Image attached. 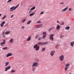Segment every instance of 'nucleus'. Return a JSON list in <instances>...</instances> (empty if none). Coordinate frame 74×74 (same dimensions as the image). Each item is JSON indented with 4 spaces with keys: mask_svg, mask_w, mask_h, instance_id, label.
Segmentation results:
<instances>
[{
    "mask_svg": "<svg viewBox=\"0 0 74 74\" xmlns=\"http://www.w3.org/2000/svg\"><path fill=\"white\" fill-rule=\"evenodd\" d=\"M32 12V11L31 10V11H30L29 12V13H31V12Z\"/></svg>",
    "mask_w": 74,
    "mask_h": 74,
    "instance_id": "obj_48",
    "label": "nucleus"
},
{
    "mask_svg": "<svg viewBox=\"0 0 74 74\" xmlns=\"http://www.w3.org/2000/svg\"><path fill=\"white\" fill-rule=\"evenodd\" d=\"M60 29V25H58L56 27V29L57 30H59Z\"/></svg>",
    "mask_w": 74,
    "mask_h": 74,
    "instance_id": "obj_14",
    "label": "nucleus"
},
{
    "mask_svg": "<svg viewBox=\"0 0 74 74\" xmlns=\"http://www.w3.org/2000/svg\"><path fill=\"white\" fill-rule=\"evenodd\" d=\"M34 49H35V51H38L39 50V49H40V47L37 44H36L34 45Z\"/></svg>",
    "mask_w": 74,
    "mask_h": 74,
    "instance_id": "obj_1",
    "label": "nucleus"
},
{
    "mask_svg": "<svg viewBox=\"0 0 74 74\" xmlns=\"http://www.w3.org/2000/svg\"><path fill=\"white\" fill-rule=\"evenodd\" d=\"M64 22H63L62 23L61 25H64Z\"/></svg>",
    "mask_w": 74,
    "mask_h": 74,
    "instance_id": "obj_42",
    "label": "nucleus"
},
{
    "mask_svg": "<svg viewBox=\"0 0 74 74\" xmlns=\"http://www.w3.org/2000/svg\"><path fill=\"white\" fill-rule=\"evenodd\" d=\"M32 70L33 71H35L36 70V68L34 67H32Z\"/></svg>",
    "mask_w": 74,
    "mask_h": 74,
    "instance_id": "obj_21",
    "label": "nucleus"
},
{
    "mask_svg": "<svg viewBox=\"0 0 74 74\" xmlns=\"http://www.w3.org/2000/svg\"><path fill=\"white\" fill-rule=\"evenodd\" d=\"M61 36L60 37V38H61Z\"/></svg>",
    "mask_w": 74,
    "mask_h": 74,
    "instance_id": "obj_55",
    "label": "nucleus"
},
{
    "mask_svg": "<svg viewBox=\"0 0 74 74\" xmlns=\"http://www.w3.org/2000/svg\"><path fill=\"white\" fill-rule=\"evenodd\" d=\"M4 32H3V33H2V34H4Z\"/></svg>",
    "mask_w": 74,
    "mask_h": 74,
    "instance_id": "obj_50",
    "label": "nucleus"
},
{
    "mask_svg": "<svg viewBox=\"0 0 74 74\" xmlns=\"http://www.w3.org/2000/svg\"><path fill=\"white\" fill-rule=\"evenodd\" d=\"M64 59V55H62L59 57V59L60 61H63Z\"/></svg>",
    "mask_w": 74,
    "mask_h": 74,
    "instance_id": "obj_2",
    "label": "nucleus"
},
{
    "mask_svg": "<svg viewBox=\"0 0 74 74\" xmlns=\"http://www.w3.org/2000/svg\"><path fill=\"white\" fill-rule=\"evenodd\" d=\"M12 53H8L6 55V57H9V56H12Z\"/></svg>",
    "mask_w": 74,
    "mask_h": 74,
    "instance_id": "obj_10",
    "label": "nucleus"
},
{
    "mask_svg": "<svg viewBox=\"0 0 74 74\" xmlns=\"http://www.w3.org/2000/svg\"><path fill=\"white\" fill-rule=\"evenodd\" d=\"M44 14V12H42L40 13V14Z\"/></svg>",
    "mask_w": 74,
    "mask_h": 74,
    "instance_id": "obj_44",
    "label": "nucleus"
},
{
    "mask_svg": "<svg viewBox=\"0 0 74 74\" xmlns=\"http://www.w3.org/2000/svg\"><path fill=\"white\" fill-rule=\"evenodd\" d=\"M12 0H9L7 1V3H9V2H11Z\"/></svg>",
    "mask_w": 74,
    "mask_h": 74,
    "instance_id": "obj_37",
    "label": "nucleus"
},
{
    "mask_svg": "<svg viewBox=\"0 0 74 74\" xmlns=\"http://www.w3.org/2000/svg\"><path fill=\"white\" fill-rule=\"evenodd\" d=\"M35 14V13L31 14L29 15V16H33V15L34 14Z\"/></svg>",
    "mask_w": 74,
    "mask_h": 74,
    "instance_id": "obj_27",
    "label": "nucleus"
},
{
    "mask_svg": "<svg viewBox=\"0 0 74 74\" xmlns=\"http://www.w3.org/2000/svg\"><path fill=\"white\" fill-rule=\"evenodd\" d=\"M46 36H47L46 35H43V38L44 39V38H45V37H46Z\"/></svg>",
    "mask_w": 74,
    "mask_h": 74,
    "instance_id": "obj_32",
    "label": "nucleus"
},
{
    "mask_svg": "<svg viewBox=\"0 0 74 74\" xmlns=\"http://www.w3.org/2000/svg\"><path fill=\"white\" fill-rule=\"evenodd\" d=\"M45 48H43L42 50V52H43V51H45Z\"/></svg>",
    "mask_w": 74,
    "mask_h": 74,
    "instance_id": "obj_29",
    "label": "nucleus"
},
{
    "mask_svg": "<svg viewBox=\"0 0 74 74\" xmlns=\"http://www.w3.org/2000/svg\"><path fill=\"white\" fill-rule=\"evenodd\" d=\"M31 22H32V21H28L27 23V25H29Z\"/></svg>",
    "mask_w": 74,
    "mask_h": 74,
    "instance_id": "obj_25",
    "label": "nucleus"
},
{
    "mask_svg": "<svg viewBox=\"0 0 74 74\" xmlns=\"http://www.w3.org/2000/svg\"><path fill=\"white\" fill-rule=\"evenodd\" d=\"M23 74H26V72L25 71H23Z\"/></svg>",
    "mask_w": 74,
    "mask_h": 74,
    "instance_id": "obj_39",
    "label": "nucleus"
},
{
    "mask_svg": "<svg viewBox=\"0 0 74 74\" xmlns=\"http://www.w3.org/2000/svg\"><path fill=\"white\" fill-rule=\"evenodd\" d=\"M70 66V64L68 63L65 65L66 67H69Z\"/></svg>",
    "mask_w": 74,
    "mask_h": 74,
    "instance_id": "obj_28",
    "label": "nucleus"
},
{
    "mask_svg": "<svg viewBox=\"0 0 74 74\" xmlns=\"http://www.w3.org/2000/svg\"><path fill=\"white\" fill-rule=\"evenodd\" d=\"M10 31H7V32H6L5 33V34H10Z\"/></svg>",
    "mask_w": 74,
    "mask_h": 74,
    "instance_id": "obj_19",
    "label": "nucleus"
},
{
    "mask_svg": "<svg viewBox=\"0 0 74 74\" xmlns=\"http://www.w3.org/2000/svg\"><path fill=\"white\" fill-rule=\"evenodd\" d=\"M53 27H52L50 29H49V31H51V30H52V29H53Z\"/></svg>",
    "mask_w": 74,
    "mask_h": 74,
    "instance_id": "obj_36",
    "label": "nucleus"
},
{
    "mask_svg": "<svg viewBox=\"0 0 74 74\" xmlns=\"http://www.w3.org/2000/svg\"><path fill=\"white\" fill-rule=\"evenodd\" d=\"M15 71L12 70V71L11 72V73H14V72H15Z\"/></svg>",
    "mask_w": 74,
    "mask_h": 74,
    "instance_id": "obj_40",
    "label": "nucleus"
},
{
    "mask_svg": "<svg viewBox=\"0 0 74 74\" xmlns=\"http://www.w3.org/2000/svg\"><path fill=\"white\" fill-rule=\"evenodd\" d=\"M43 34L46 35L47 34V32H43Z\"/></svg>",
    "mask_w": 74,
    "mask_h": 74,
    "instance_id": "obj_35",
    "label": "nucleus"
},
{
    "mask_svg": "<svg viewBox=\"0 0 74 74\" xmlns=\"http://www.w3.org/2000/svg\"><path fill=\"white\" fill-rule=\"evenodd\" d=\"M8 49V47H5L3 48L2 49H3V50H5V49L6 50H7Z\"/></svg>",
    "mask_w": 74,
    "mask_h": 74,
    "instance_id": "obj_20",
    "label": "nucleus"
},
{
    "mask_svg": "<svg viewBox=\"0 0 74 74\" xmlns=\"http://www.w3.org/2000/svg\"><path fill=\"white\" fill-rule=\"evenodd\" d=\"M19 5H17V7H19Z\"/></svg>",
    "mask_w": 74,
    "mask_h": 74,
    "instance_id": "obj_51",
    "label": "nucleus"
},
{
    "mask_svg": "<svg viewBox=\"0 0 74 74\" xmlns=\"http://www.w3.org/2000/svg\"><path fill=\"white\" fill-rule=\"evenodd\" d=\"M41 23V22L40 21H38L37 22V23Z\"/></svg>",
    "mask_w": 74,
    "mask_h": 74,
    "instance_id": "obj_34",
    "label": "nucleus"
},
{
    "mask_svg": "<svg viewBox=\"0 0 74 74\" xmlns=\"http://www.w3.org/2000/svg\"><path fill=\"white\" fill-rule=\"evenodd\" d=\"M29 9H30V8H29V9H28V10H29Z\"/></svg>",
    "mask_w": 74,
    "mask_h": 74,
    "instance_id": "obj_53",
    "label": "nucleus"
},
{
    "mask_svg": "<svg viewBox=\"0 0 74 74\" xmlns=\"http://www.w3.org/2000/svg\"><path fill=\"white\" fill-rule=\"evenodd\" d=\"M68 8H69V7H66L65 8L63 9L62 10V12H64L65 11H66V10H67L68 9Z\"/></svg>",
    "mask_w": 74,
    "mask_h": 74,
    "instance_id": "obj_11",
    "label": "nucleus"
},
{
    "mask_svg": "<svg viewBox=\"0 0 74 74\" xmlns=\"http://www.w3.org/2000/svg\"><path fill=\"white\" fill-rule=\"evenodd\" d=\"M6 15H5L3 17V18H2V19H4V18H6Z\"/></svg>",
    "mask_w": 74,
    "mask_h": 74,
    "instance_id": "obj_33",
    "label": "nucleus"
},
{
    "mask_svg": "<svg viewBox=\"0 0 74 74\" xmlns=\"http://www.w3.org/2000/svg\"><path fill=\"white\" fill-rule=\"evenodd\" d=\"M38 35H37L35 36V38L36 39H37L38 38Z\"/></svg>",
    "mask_w": 74,
    "mask_h": 74,
    "instance_id": "obj_30",
    "label": "nucleus"
},
{
    "mask_svg": "<svg viewBox=\"0 0 74 74\" xmlns=\"http://www.w3.org/2000/svg\"><path fill=\"white\" fill-rule=\"evenodd\" d=\"M37 44L39 45H42V43L41 42H38L37 43Z\"/></svg>",
    "mask_w": 74,
    "mask_h": 74,
    "instance_id": "obj_23",
    "label": "nucleus"
},
{
    "mask_svg": "<svg viewBox=\"0 0 74 74\" xmlns=\"http://www.w3.org/2000/svg\"><path fill=\"white\" fill-rule=\"evenodd\" d=\"M14 39L13 38H11L10 41V43H13V42H14Z\"/></svg>",
    "mask_w": 74,
    "mask_h": 74,
    "instance_id": "obj_12",
    "label": "nucleus"
},
{
    "mask_svg": "<svg viewBox=\"0 0 74 74\" xmlns=\"http://www.w3.org/2000/svg\"><path fill=\"white\" fill-rule=\"evenodd\" d=\"M48 44V42H45L43 43H42V45H47V44Z\"/></svg>",
    "mask_w": 74,
    "mask_h": 74,
    "instance_id": "obj_24",
    "label": "nucleus"
},
{
    "mask_svg": "<svg viewBox=\"0 0 74 74\" xmlns=\"http://www.w3.org/2000/svg\"><path fill=\"white\" fill-rule=\"evenodd\" d=\"M71 46V47H73L74 45V41H73V42H71L70 43Z\"/></svg>",
    "mask_w": 74,
    "mask_h": 74,
    "instance_id": "obj_13",
    "label": "nucleus"
},
{
    "mask_svg": "<svg viewBox=\"0 0 74 74\" xmlns=\"http://www.w3.org/2000/svg\"><path fill=\"white\" fill-rule=\"evenodd\" d=\"M30 40H31V36H29V38H28L27 39V41H30Z\"/></svg>",
    "mask_w": 74,
    "mask_h": 74,
    "instance_id": "obj_18",
    "label": "nucleus"
},
{
    "mask_svg": "<svg viewBox=\"0 0 74 74\" xmlns=\"http://www.w3.org/2000/svg\"><path fill=\"white\" fill-rule=\"evenodd\" d=\"M35 9H36V7L34 6L32 8H31L30 9V10L32 11L33 10H35Z\"/></svg>",
    "mask_w": 74,
    "mask_h": 74,
    "instance_id": "obj_16",
    "label": "nucleus"
},
{
    "mask_svg": "<svg viewBox=\"0 0 74 74\" xmlns=\"http://www.w3.org/2000/svg\"><path fill=\"white\" fill-rule=\"evenodd\" d=\"M65 29L66 30H69L70 29V27H65Z\"/></svg>",
    "mask_w": 74,
    "mask_h": 74,
    "instance_id": "obj_26",
    "label": "nucleus"
},
{
    "mask_svg": "<svg viewBox=\"0 0 74 74\" xmlns=\"http://www.w3.org/2000/svg\"><path fill=\"white\" fill-rule=\"evenodd\" d=\"M53 34H51L50 35L49 38L50 40H53Z\"/></svg>",
    "mask_w": 74,
    "mask_h": 74,
    "instance_id": "obj_5",
    "label": "nucleus"
},
{
    "mask_svg": "<svg viewBox=\"0 0 74 74\" xmlns=\"http://www.w3.org/2000/svg\"><path fill=\"white\" fill-rule=\"evenodd\" d=\"M18 8V6H15V7L14 6V10H15V9H16V8Z\"/></svg>",
    "mask_w": 74,
    "mask_h": 74,
    "instance_id": "obj_38",
    "label": "nucleus"
},
{
    "mask_svg": "<svg viewBox=\"0 0 74 74\" xmlns=\"http://www.w3.org/2000/svg\"><path fill=\"white\" fill-rule=\"evenodd\" d=\"M69 74H71V73H70Z\"/></svg>",
    "mask_w": 74,
    "mask_h": 74,
    "instance_id": "obj_54",
    "label": "nucleus"
},
{
    "mask_svg": "<svg viewBox=\"0 0 74 74\" xmlns=\"http://www.w3.org/2000/svg\"><path fill=\"white\" fill-rule=\"evenodd\" d=\"M1 16V14H0V16Z\"/></svg>",
    "mask_w": 74,
    "mask_h": 74,
    "instance_id": "obj_52",
    "label": "nucleus"
},
{
    "mask_svg": "<svg viewBox=\"0 0 74 74\" xmlns=\"http://www.w3.org/2000/svg\"><path fill=\"white\" fill-rule=\"evenodd\" d=\"M5 23V21H3L1 23L0 25L1 27H3L4 26V25Z\"/></svg>",
    "mask_w": 74,
    "mask_h": 74,
    "instance_id": "obj_6",
    "label": "nucleus"
},
{
    "mask_svg": "<svg viewBox=\"0 0 74 74\" xmlns=\"http://www.w3.org/2000/svg\"><path fill=\"white\" fill-rule=\"evenodd\" d=\"M14 8H15V6H13L10 8V12H12L13 11H14L15 9H14Z\"/></svg>",
    "mask_w": 74,
    "mask_h": 74,
    "instance_id": "obj_4",
    "label": "nucleus"
},
{
    "mask_svg": "<svg viewBox=\"0 0 74 74\" xmlns=\"http://www.w3.org/2000/svg\"><path fill=\"white\" fill-rule=\"evenodd\" d=\"M11 67L10 66L6 67L5 69V71H7V70H10V69H11Z\"/></svg>",
    "mask_w": 74,
    "mask_h": 74,
    "instance_id": "obj_7",
    "label": "nucleus"
},
{
    "mask_svg": "<svg viewBox=\"0 0 74 74\" xmlns=\"http://www.w3.org/2000/svg\"><path fill=\"white\" fill-rule=\"evenodd\" d=\"M47 13H48V12H47Z\"/></svg>",
    "mask_w": 74,
    "mask_h": 74,
    "instance_id": "obj_57",
    "label": "nucleus"
},
{
    "mask_svg": "<svg viewBox=\"0 0 74 74\" xmlns=\"http://www.w3.org/2000/svg\"><path fill=\"white\" fill-rule=\"evenodd\" d=\"M38 65V64L37 62H35L33 63L32 65V67H37Z\"/></svg>",
    "mask_w": 74,
    "mask_h": 74,
    "instance_id": "obj_3",
    "label": "nucleus"
},
{
    "mask_svg": "<svg viewBox=\"0 0 74 74\" xmlns=\"http://www.w3.org/2000/svg\"><path fill=\"white\" fill-rule=\"evenodd\" d=\"M13 17H14V15H12L11 16V18H12Z\"/></svg>",
    "mask_w": 74,
    "mask_h": 74,
    "instance_id": "obj_45",
    "label": "nucleus"
},
{
    "mask_svg": "<svg viewBox=\"0 0 74 74\" xmlns=\"http://www.w3.org/2000/svg\"><path fill=\"white\" fill-rule=\"evenodd\" d=\"M41 38H38V40H39V41H40L41 40Z\"/></svg>",
    "mask_w": 74,
    "mask_h": 74,
    "instance_id": "obj_41",
    "label": "nucleus"
},
{
    "mask_svg": "<svg viewBox=\"0 0 74 74\" xmlns=\"http://www.w3.org/2000/svg\"><path fill=\"white\" fill-rule=\"evenodd\" d=\"M55 51H52L50 53V55L51 56H53L54 55V53H55Z\"/></svg>",
    "mask_w": 74,
    "mask_h": 74,
    "instance_id": "obj_8",
    "label": "nucleus"
},
{
    "mask_svg": "<svg viewBox=\"0 0 74 74\" xmlns=\"http://www.w3.org/2000/svg\"><path fill=\"white\" fill-rule=\"evenodd\" d=\"M64 3L63 2H61L60 3V4H64Z\"/></svg>",
    "mask_w": 74,
    "mask_h": 74,
    "instance_id": "obj_46",
    "label": "nucleus"
},
{
    "mask_svg": "<svg viewBox=\"0 0 74 74\" xmlns=\"http://www.w3.org/2000/svg\"><path fill=\"white\" fill-rule=\"evenodd\" d=\"M0 51H1V49H0Z\"/></svg>",
    "mask_w": 74,
    "mask_h": 74,
    "instance_id": "obj_56",
    "label": "nucleus"
},
{
    "mask_svg": "<svg viewBox=\"0 0 74 74\" xmlns=\"http://www.w3.org/2000/svg\"><path fill=\"white\" fill-rule=\"evenodd\" d=\"M21 27L22 29H25V27L23 26H22Z\"/></svg>",
    "mask_w": 74,
    "mask_h": 74,
    "instance_id": "obj_43",
    "label": "nucleus"
},
{
    "mask_svg": "<svg viewBox=\"0 0 74 74\" xmlns=\"http://www.w3.org/2000/svg\"><path fill=\"white\" fill-rule=\"evenodd\" d=\"M57 23H59V22L58 21H57Z\"/></svg>",
    "mask_w": 74,
    "mask_h": 74,
    "instance_id": "obj_49",
    "label": "nucleus"
},
{
    "mask_svg": "<svg viewBox=\"0 0 74 74\" xmlns=\"http://www.w3.org/2000/svg\"><path fill=\"white\" fill-rule=\"evenodd\" d=\"M26 20V19H25L24 20H23L22 21V23H24V22H25V21Z\"/></svg>",
    "mask_w": 74,
    "mask_h": 74,
    "instance_id": "obj_31",
    "label": "nucleus"
},
{
    "mask_svg": "<svg viewBox=\"0 0 74 74\" xmlns=\"http://www.w3.org/2000/svg\"><path fill=\"white\" fill-rule=\"evenodd\" d=\"M69 11H71V8H70L69 9Z\"/></svg>",
    "mask_w": 74,
    "mask_h": 74,
    "instance_id": "obj_47",
    "label": "nucleus"
},
{
    "mask_svg": "<svg viewBox=\"0 0 74 74\" xmlns=\"http://www.w3.org/2000/svg\"><path fill=\"white\" fill-rule=\"evenodd\" d=\"M68 69H69V67L66 66L64 68L65 71H67V70Z\"/></svg>",
    "mask_w": 74,
    "mask_h": 74,
    "instance_id": "obj_22",
    "label": "nucleus"
},
{
    "mask_svg": "<svg viewBox=\"0 0 74 74\" xmlns=\"http://www.w3.org/2000/svg\"><path fill=\"white\" fill-rule=\"evenodd\" d=\"M5 64V66H7L8 65V64H9V62H6Z\"/></svg>",
    "mask_w": 74,
    "mask_h": 74,
    "instance_id": "obj_17",
    "label": "nucleus"
},
{
    "mask_svg": "<svg viewBox=\"0 0 74 74\" xmlns=\"http://www.w3.org/2000/svg\"><path fill=\"white\" fill-rule=\"evenodd\" d=\"M5 44V40H3V42H1V45H4Z\"/></svg>",
    "mask_w": 74,
    "mask_h": 74,
    "instance_id": "obj_15",
    "label": "nucleus"
},
{
    "mask_svg": "<svg viewBox=\"0 0 74 74\" xmlns=\"http://www.w3.org/2000/svg\"><path fill=\"white\" fill-rule=\"evenodd\" d=\"M43 25L42 24H39L38 25L36 26L35 27V28H39V27H42Z\"/></svg>",
    "mask_w": 74,
    "mask_h": 74,
    "instance_id": "obj_9",
    "label": "nucleus"
}]
</instances>
